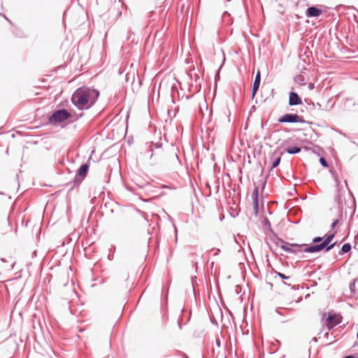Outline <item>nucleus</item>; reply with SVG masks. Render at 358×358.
<instances>
[{
	"mask_svg": "<svg viewBox=\"0 0 358 358\" xmlns=\"http://www.w3.org/2000/svg\"><path fill=\"white\" fill-rule=\"evenodd\" d=\"M71 117V114L66 109L60 108L55 110L48 117V122L52 125H58L69 120Z\"/></svg>",
	"mask_w": 358,
	"mask_h": 358,
	"instance_id": "obj_3",
	"label": "nucleus"
},
{
	"mask_svg": "<svg viewBox=\"0 0 358 358\" xmlns=\"http://www.w3.org/2000/svg\"><path fill=\"white\" fill-rule=\"evenodd\" d=\"M334 237L335 232L329 231L323 237V241L322 243L320 244L307 245L303 251L306 253H315L322 250L329 252L332 250L337 244L336 241L332 243H331Z\"/></svg>",
	"mask_w": 358,
	"mask_h": 358,
	"instance_id": "obj_2",
	"label": "nucleus"
},
{
	"mask_svg": "<svg viewBox=\"0 0 358 358\" xmlns=\"http://www.w3.org/2000/svg\"><path fill=\"white\" fill-rule=\"evenodd\" d=\"M211 251L212 252L214 251V253H213L214 256L218 255L220 254V249H216V250L213 249Z\"/></svg>",
	"mask_w": 358,
	"mask_h": 358,
	"instance_id": "obj_29",
	"label": "nucleus"
},
{
	"mask_svg": "<svg viewBox=\"0 0 358 358\" xmlns=\"http://www.w3.org/2000/svg\"><path fill=\"white\" fill-rule=\"evenodd\" d=\"M215 343H216V345H217V347H220V345H221V341H220V339H216Z\"/></svg>",
	"mask_w": 358,
	"mask_h": 358,
	"instance_id": "obj_34",
	"label": "nucleus"
},
{
	"mask_svg": "<svg viewBox=\"0 0 358 358\" xmlns=\"http://www.w3.org/2000/svg\"><path fill=\"white\" fill-rule=\"evenodd\" d=\"M302 99L298 93L291 91L289 93L288 104L289 106H298L302 104Z\"/></svg>",
	"mask_w": 358,
	"mask_h": 358,
	"instance_id": "obj_7",
	"label": "nucleus"
},
{
	"mask_svg": "<svg viewBox=\"0 0 358 358\" xmlns=\"http://www.w3.org/2000/svg\"><path fill=\"white\" fill-rule=\"evenodd\" d=\"M287 245H289L291 247H301L304 246L305 244H298V243H287Z\"/></svg>",
	"mask_w": 358,
	"mask_h": 358,
	"instance_id": "obj_26",
	"label": "nucleus"
},
{
	"mask_svg": "<svg viewBox=\"0 0 358 358\" xmlns=\"http://www.w3.org/2000/svg\"><path fill=\"white\" fill-rule=\"evenodd\" d=\"M343 358H355V356L353 355H348L343 357Z\"/></svg>",
	"mask_w": 358,
	"mask_h": 358,
	"instance_id": "obj_35",
	"label": "nucleus"
},
{
	"mask_svg": "<svg viewBox=\"0 0 358 358\" xmlns=\"http://www.w3.org/2000/svg\"><path fill=\"white\" fill-rule=\"evenodd\" d=\"M350 290L351 293H358V278H355L350 284Z\"/></svg>",
	"mask_w": 358,
	"mask_h": 358,
	"instance_id": "obj_17",
	"label": "nucleus"
},
{
	"mask_svg": "<svg viewBox=\"0 0 358 358\" xmlns=\"http://www.w3.org/2000/svg\"><path fill=\"white\" fill-rule=\"evenodd\" d=\"M252 201L259 200V187L258 186H255V188H254L252 194Z\"/></svg>",
	"mask_w": 358,
	"mask_h": 358,
	"instance_id": "obj_20",
	"label": "nucleus"
},
{
	"mask_svg": "<svg viewBox=\"0 0 358 358\" xmlns=\"http://www.w3.org/2000/svg\"><path fill=\"white\" fill-rule=\"evenodd\" d=\"M275 273L282 280H287V279L289 278V276L285 275L282 273H280V272H278V271H275Z\"/></svg>",
	"mask_w": 358,
	"mask_h": 358,
	"instance_id": "obj_25",
	"label": "nucleus"
},
{
	"mask_svg": "<svg viewBox=\"0 0 358 358\" xmlns=\"http://www.w3.org/2000/svg\"><path fill=\"white\" fill-rule=\"evenodd\" d=\"M162 146H163V144L161 142H156V143H154V142H150V147H149V151L151 152V155H150V158L152 159L155 155L154 154V149H162Z\"/></svg>",
	"mask_w": 358,
	"mask_h": 358,
	"instance_id": "obj_11",
	"label": "nucleus"
},
{
	"mask_svg": "<svg viewBox=\"0 0 358 358\" xmlns=\"http://www.w3.org/2000/svg\"><path fill=\"white\" fill-rule=\"evenodd\" d=\"M323 241V237H321V236H316L315 238H313V241H312V245H315V244H320V243H322Z\"/></svg>",
	"mask_w": 358,
	"mask_h": 358,
	"instance_id": "obj_24",
	"label": "nucleus"
},
{
	"mask_svg": "<svg viewBox=\"0 0 358 358\" xmlns=\"http://www.w3.org/2000/svg\"><path fill=\"white\" fill-rule=\"evenodd\" d=\"M265 186H266V181L263 184V189L265 188Z\"/></svg>",
	"mask_w": 358,
	"mask_h": 358,
	"instance_id": "obj_41",
	"label": "nucleus"
},
{
	"mask_svg": "<svg viewBox=\"0 0 358 358\" xmlns=\"http://www.w3.org/2000/svg\"><path fill=\"white\" fill-rule=\"evenodd\" d=\"M351 248H352V246H351V245L350 243H344L342 245L341 249L339 251L338 254L340 255H344L345 253H348V252H350L351 250Z\"/></svg>",
	"mask_w": 358,
	"mask_h": 358,
	"instance_id": "obj_18",
	"label": "nucleus"
},
{
	"mask_svg": "<svg viewBox=\"0 0 358 358\" xmlns=\"http://www.w3.org/2000/svg\"><path fill=\"white\" fill-rule=\"evenodd\" d=\"M1 261L3 262H6V259L4 258H1Z\"/></svg>",
	"mask_w": 358,
	"mask_h": 358,
	"instance_id": "obj_40",
	"label": "nucleus"
},
{
	"mask_svg": "<svg viewBox=\"0 0 358 358\" xmlns=\"http://www.w3.org/2000/svg\"><path fill=\"white\" fill-rule=\"evenodd\" d=\"M291 308H284V307H278L275 309V312L280 316L288 317L290 315L289 311Z\"/></svg>",
	"mask_w": 358,
	"mask_h": 358,
	"instance_id": "obj_12",
	"label": "nucleus"
},
{
	"mask_svg": "<svg viewBox=\"0 0 358 358\" xmlns=\"http://www.w3.org/2000/svg\"><path fill=\"white\" fill-rule=\"evenodd\" d=\"M191 96H186V99H189Z\"/></svg>",
	"mask_w": 358,
	"mask_h": 358,
	"instance_id": "obj_42",
	"label": "nucleus"
},
{
	"mask_svg": "<svg viewBox=\"0 0 358 358\" xmlns=\"http://www.w3.org/2000/svg\"><path fill=\"white\" fill-rule=\"evenodd\" d=\"M280 161H281V157H278L275 158L273 161V162H272L271 170H272V169L276 168L277 166H278L280 163Z\"/></svg>",
	"mask_w": 358,
	"mask_h": 358,
	"instance_id": "obj_22",
	"label": "nucleus"
},
{
	"mask_svg": "<svg viewBox=\"0 0 358 358\" xmlns=\"http://www.w3.org/2000/svg\"><path fill=\"white\" fill-rule=\"evenodd\" d=\"M254 215L257 217L259 215V200L252 201Z\"/></svg>",
	"mask_w": 358,
	"mask_h": 358,
	"instance_id": "obj_21",
	"label": "nucleus"
},
{
	"mask_svg": "<svg viewBox=\"0 0 358 358\" xmlns=\"http://www.w3.org/2000/svg\"><path fill=\"white\" fill-rule=\"evenodd\" d=\"M280 241L282 243H285V244H282L280 245V248L289 253L295 254L296 253V251L291 248L289 245H287V243H285L283 240L280 239Z\"/></svg>",
	"mask_w": 358,
	"mask_h": 358,
	"instance_id": "obj_15",
	"label": "nucleus"
},
{
	"mask_svg": "<svg viewBox=\"0 0 358 358\" xmlns=\"http://www.w3.org/2000/svg\"><path fill=\"white\" fill-rule=\"evenodd\" d=\"M319 162L321 166H323L324 168L329 167V163L324 157H320L319 159Z\"/></svg>",
	"mask_w": 358,
	"mask_h": 358,
	"instance_id": "obj_23",
	"label": "nucleus"
},
{
	"mask_svg": "<svg viewBox=\"0 0 358 358\" xmlns=\"http://www.w3.org/2000/svg\"><path fill=\"white\" fill-rule=\"evenodd\" d=\"M355 356V358H358V353H356L355 355H353Z\"/></svg>",
	"mask_w": 358,
	"mask_h": 358,
	"instance_id": "obj_39",
	"label": "nucleus"
},
{
	"mask_svg": "<svg viewBox=\"0 0 358 358\" xmlns=\"http://www.w3.org/2000/svg\"><path fill=\"white\" fill-rule=\"evenodd\" d=\"M345 201V189L341 186L338 185L337 194L335 197V202H336L338 208H342Z\"/></svg>",
	"mask_w": 358,
	"mask_h": 358,
	"instance_id": "obj_8",
	"label": "nucleus"
},
{
	"mask_svg": "<svg viewBox=\"0 0 358 358\" xmlns=\"http://www.w3.org/2000/svg\"><path fill=\"white\" fill-rule=\"evenodd\" d=\"M139 187H140V188H143V185H139Z\"/></svg>",
	"mask_w": 358,
	"mask_h": 358,
	"instance_id": "obj_48",
	"label": "nucleus"
},
{
	"mask_svg": "<svg viewBox=\"0 0 358 358\" xmlns=\"http://www.w3.org/2000/svg\"><path fill=\"white\" fill-rule=\"evenodd\" d=\"M99 91L94 87H78L71 96L72 103L80 110H87L94 105L99 96Z\"/></svg>",
	"mask_w": 358,
	"mask_h": 358,
	"instance_id": "obj_1",
	"label": "nucleus"
},
{
	"mask_svg": "<svg viewBox=\"0 0 358 358\" xmlns=\"http://www.w3.org/2000/svg\"><path fill=\"white\" fill-rule=\"evenodd\" d=\"M323 10L316 6H309L306 8V15L308 17H318Z\"/></svg>",
	"mask_w": 358,
	"mask_h": 358,
	"instance_id": "obj_9",
	"label": "nucleus"
},
{
	"mask_svg": "<svg viewBox=\"0 0 358 358\" xmlns=\"http://www.w3.org/2000/svg\"><path fill=\"white\" fill-rule=\"evenodd\" d=\"M302 148H303L305 150H307V151H311L312 150V148L310 147H307V146H304Z\"/></svg>",
	"mask_w": 358,
	"mask_h": 358,
	"instance_id": "obj_32",
	"label": "nucleus"
},
{
	"mask_svg": "<svg viewBox=\"0 0 358 358\" xmlns=\"http://www.w3.org/2000/svg\"><path fill=\"white\" fill-rule=\"evenodd\" d=\"M324 335H325V336H328V335H329V332H327Z\"/></svg>",
	"mask_w": 358,
	"mask_h": 358,
	"instance_id": "obj_46",
	"label": "nucleus"
},
{
	"mask_svg": "<svg viewBox=\"0 0 358 358\" xmlns=\"http://www.w3.org/2000/svg\"><path fill=\"white\" fill-rule=\"evenodd\" d=\"M0 194L1 195H4L5 194L3 192H0Z\"/></svg>",
	"mask_w": 358,
	"mask_h": 358,
	"instance_id": "obj_43",
	"label": "nucleus"
},
{
	"mask_svg": "<svg viewBox=\"0 0 358 358\" xmlns=\"http://www.w3.org/2000/svg\"><path fill=\"white\" fill-rule=\"evenodd\" d=\"M316 106L319 110H322V105L320 103H317Z\"/></svg>",
	"mask_w": 358,
	"mask_h": 358,
	"instance_id": "obj_36",
	"label": "nucleus"
},
{
	"mask_svg": "<svg viewBox=\"0 0 358 358\" xmlns=\"http://www.w3.org/2000/svg\"><path fill=\"white\" fill-rule=\"evenodd\" d=\"M91 157L89 158L88 161L86 163L83 164L78 171H76V173L73 178V180L72 182H69L67 185H70L73 183V186L71 187V189H73L75 187L79 186L80 183L83 182V180L86 178L87 176V173L89 172V168H90V160Z\"/></svg>",
	"mask_w": 358,
	"mask_h": 358,
	"instance_id": "obj_4",
	"label": "nucleus"
},
{
	"mask_svg": "<svg viewBox=\"0 0 358 358\" xmlns=\"http://www.w3.org/2000/svg\"><path fill=\"white\" fill-rule=\"evenodd\" d=\"M9 358H10V357H9Z\"/></svg>",
	"mask_w": 358,
	"mask_h": 358,
	"instance_id": "obj_50",
	"label": "nucleus"
},
{
	"mask_svg": "<svg viewBox=\"0 0 358 358\" xmlns=\"http://www.w3.org/2000/svg\"><path fill=\"white\" fill-rule=\"evenodd\" d=\"M311 151L313 152V153H314V154L317 155V156H320V152H319V151H317V150H315V149H313V148L312 149V150H311Z\"/></svg>",
	"mask_w": 358,
	"mask_h": 358,
	"instance_id": "obj_31",
	"label": "nucleus"
},
{
	"mask_svg": "<svg viewBox=\"0 0 358 358\" xmlns=\"http://www.w3.org/2000/svg\"><path fill=\"white\" fill-rule=\"evenodd\" d=\"M342 316L340 314L332 313L328 312L322 314V320L327 322V328L328 331L331 330L334 327L342 322Z\"/></svg>",
	"mask_w": 358,
	"mask_h": 358,
	"instance_id": "obj_5",
	"label": "nucleus"
},
{
	"mask_svg": "<svg viewBox=\"0 0 358 358\" xmlns=\"http://www.w3.org/2000/svg\"><path fill=\"white\" fill-rule=\"evenodd\" d=\"M179 353L181 355V356L182 357V358H189L188 355H186L185 353L182 352H179Z\"/></svg>",
	"mask_w": 358,
	"mask_h": 358,
	"instance_id": "obj_30",
	"label": "nucleus"
},
{
	"mask_svg": "<svg viewBox=\"0 0 358 358\" xmlns=\"http://www.w3.org/2000/svg\"><path fill=\"white\" fill-rule=\"evenodd\" d=\"M308 87L309 90H312L315 88V84L313 83H309L308 85Z\"/></svg>",
	"mask_w": 358,
	"mask_h": 358,
	"instance_id": "obj_28",
	"label": "nucleus"
},
{
	"mask_svg": "<svg viewBox=\"0 0 358 358\" xmlns=\"http://www.w3.org/2000/svg\"><path fill=\"white\" fill-rule=\"evenodd\" d=\"M338 223V220H335L332 223H331V229H334L336 227V226L337 225V224Z\"/></svg>",
	"mask_w": 358,
	"mask_h": 358,
	"instance_id": "obj_27",
	"label": "nucleus"
},
{
	"mask_svg": "<svg viewBox=\"0 0 358 358\" xmlns=\"http://www.w3.org/2000/svg\"><path fill=\"white\" fill-rule=\"evenodd\" d=\"M287 143V141H284L282 145H285Z\"/></svg>",
	"mask_w": 358,
	"mask_h": 358,
	"instance_id": "obj_45",
	"label": "nucleus"
},
{
	"mask_svg": "<svg viewBox=\"0 0 358 358\" xmlns=\"http://www.w3.org/2000/svg\"><path fill=\"white\" fill-rule=\"evenodd\" d=\"M178 323L180 329H182V319H179L178 321Z\"/></svg>",
	"mask_w": 358,
	"mask_h": 358,
	"instance_id": "obj_33",
	"label": "nucleus"
},
{
	"mask_svg": "<svg viewBox=\"0 0 358 358\" xmlns=\"http://www.w3.org/2000/svg\"><path fill=\"white\" fill-rule=\"evenodd\" d=\"M261 83V73L257 71L252 87V98H254L259 90Z\"/></svg>",
	"mask_w": 358,
	"mask_h": 358,
	"instance_id": "obj_10",
	"label": "nucleus"
},
{
	"mask_svg": "<svg viewBox=\"0 0 358 358\" xmlns=\"http://www.w3.org/2000/svg\"><path fill=\"white\" fill-rule=\"evenodd\" d=\"M6 154L8 153V148H7L6 151Z\"/></svg>",
	"mask_w": 358,
	"mask_h": 358,
	"instance_id": "obj_47",
	"label": "nucleus"
},
{
	"mask_svg": "<svg viewBox=\"0 0 358 358\" xmlns=\"http://www.w3.org/2000/svg\"><path fill=\"white\" fill-rule=\"evenodd\" d=\"M279 123H305L311 124L312 122L304 120L303 117L296 113H285L278 120Z\"/></svg>",
	"mask_w": 358,
	"mask_h": 358,
	"instance_id": "obj_6",
	"label": "nucleus"
},
{
	"mask_svg": "<svg viewBox=\"0 0 358 358\" xmlns=\"http://www.w3.org/2000/svg\"><path fill=\"white\" fill-rule=\"evenodd\" d=\"M312 341H313V342H315V343H317V338L316 337H313V338H312Z\"/></svg>",
	"mask_w": 358,
	"mask_h": 358,
	"instance_id": "obj_37",
	"label": "nucleus"
},
{
	"mask_svg": "<svg viewBox=\"0 0 358 358\" xmlns=\"http://www.w3.org/2000/svg\"><path fill=\"white\" fill-rule=\"evenodd\" d=\"M203 358H204V357H203Z\"/></svg>",
	"mask_w": 358,
	"mask_h": 358,
	"instance_id": "obj_49",
	"label": "nucleus"
},
{
	"mask_svg": "<svg viewBox=\"0 0 358 358\" xmlns=\"http://www.w3.org/2000/svg\"><path fill=\"white\" fill-rule=\"evenodd\" d=\"M288 320H289V319H287V320H281V322H282V323H285V322H287Z\"/></svg>",
	"mask_w": 358,
	"mask_h": 358,
	"instance_id": "obj_38",
	"label": "nucleus"
},
{
	"mask_svg": "<svg viewBox=\"0 0 358 358\" xmlns=\"http://www.w3.org/2000/svg\"><path fill=\"white\" fill-rule=\"evenodd\" d=\"M302 147L299 146H289L285 149L286 152L289 155H296L301 151Z\"/></svg>",
	"mask_w": 358,
	"mask_h": 358,
	"instance_id": "obj_14",
	"label": "nucleus"
},
{
	"mask_svg": "<svg viewBox=\"0 0 358 358\" xmlns=\"http://www.w3.org/2000/svg\"><path fill=\"white\" fill-rule=\"evenodd\" d=\"M262 226L264 228L265 231L268 230L271 233H273V231L272 229L271 222L268 217H265L262 221Z\"/></svg>",
	"mask_w": 358,
	"mask_h": 358,
	"instance_id": "obj_16",
	"label": "nucleus"
},
{
	"mask_svg": "<svg viewBox=\"0 0 358 358\" xmlns=\"http://www.w3.org/2000/svg\"><path fill=\"white\" fill-rule=\"evenodd\" d=\"M178 151V148H175L173 145H171L170 150L168 152V154L170 155L171 157L176 159L180 164L181 162L177 153Z\"/></svg>",
	"mask_w": 358,
	"mask_h": 358,
	"instance_id": "obj_13",
	"label": "nucleus"
},
{
	"mask_svg": "<svg viewBox=\"0 0 358 358\" xmlns=\"http://www.w3.org/2000/svg\"><path fill=\"white\" fill-rule=\"evenodd\" d=\"M294 81L301 85H306V80H305V78L303 77V76L302 75H298L295 77L294 78Z\"/></svg>",
	"mask_w": 358,
	"mask_h": 358,
	"instance_id": "obj_19",
	"label": "nucleus"
},
{
	"mask_svg": "<svg viewBox=\"0 0 358 358\" xmlns=\"http://www.w3.org/2000/svg\"><path fill=\"white\" fill-rule=\"evenodd\" d=\"M2 15H3V16L6 20H8V18L6 17V15H4V14H2Z\"/></svg>",
	"mask_w": 358,
	"mask_h": 358,
	"instance_id": "obj_44",
	"label": "nucleus"
}]
</instances>
